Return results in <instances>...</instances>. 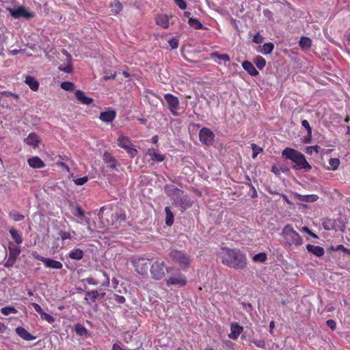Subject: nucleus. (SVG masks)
I'll return each instance as SVG.
<instances>
[{
	"mask_svg": "<svg viewBox=\"0 0 350 350\" xmlns=\"http://www.w3.org/2000/svg\"><path fill=\"white\" fill-rule=\"evenodd\" d=\"M222 263L235 269H243L247 266V258L240 250L222 248Z\"/></svg>",
	"mask_w": 350,
	"mask_h": 350,
	"instance_id": "f257e3e1",
	"label": "nucleus"
},
{
	"mask_svg": "<svg viewBox=\"0 0 350 350\" xmlns=\"http://www.w3.org/2000/svg\"><path fill=\"white\" fill-rule=\"evenodd\" d=\"M282 156L295 163L296 164V169L305 170L306 172H308L312 169L311 165L306 161L305 156L295 149L286 148L282 151Z\"/></svg>",
	"mask_w": 350,
	"mask_h": 350,
	"instance_id": "f03ea898",
	"label": "nucleus"
},
{
	"mask_svg": "<svg viewBox=\"0 0 350 350\" xmlns=\"http://www.w3.org/2000/svg\"><path fill=\"white\" fill-rule=\"evenodd\" d=\"M169 256L172 261L178 265L183 270L188 269L191 262L190 256L183 250H172L169 253Z\"/></svg>",
	"mask_w": 350,
	"mask_h": 350,
	"instance_id": "7ed1b4c3",
	"label": "nucleus"
},
{
	"mask_svg": "<svg viewBox=\"0 0 350 350\" xmlns=\"http://www.w3.org/2000/svg\"><path fill=\"white\" fill-rule=\"evenodd\" d=\"M282 236L285 243L288 245L299 247L303 245V239L290 225H286L282 230Z\"/></svg>",
	"mask_w": 350,
	"mask_h": 350,
	"instance_id": "20e7f679",
	"label": "nucleus"
},
{
	"mask_svg": "<svg viewBox=\"0 0 350 350\" xmlns=\"http://www.w3.org/2000/svg\"><path fill=\"white\" fill-rule=\"evenodd\" d=\"M174 270V267H167L165 263L162 262L156 261L150 267V273L154 280H161L165 275V272L170 273Z\"/></svg>",
	"mask_w": 350,
	"mask_h": 350,
	"instance_id": "39448f33",
	"label": "nucleus"
},
{
	"mask_svg": "<svg viewBox=\"0 0 350 350\" xmlns=\"http://www.w3.org/2000/svg\"><path fill=\"white\" fill-rule=\"evenodd\" d=\"M163 97L166 102L167 107L170 113L174 116H180V113L178 111L180 109L178 98L170 93L165 94Z\"/></svg>",
	"mask_w": 350,
	"mask_h": 350,
	"instance_id": "423d86ee",
	"label": "nucleus"
},
{
	"mask_svg": "<svg viewBox=\"0 0 350 350\" xmlns=\"http://www.w3.org/2000/svg\"><path fill=\"white\" fill-rule=\"evenodd\" d=\"M117 144L121 148L124 149L130 157L134 158L137 156L138 151L135 148L129 137L120 135L117 139Z\"/></svg>",
	"mask_w": 350,
	"mask_h": 350,
	"instance_id": "0eeeda50",
	"label": "nucleus"
},
{
	"mask_svg": "<svg viewBox=\"0 0 350 350\" xmlns=\"http://www.w3.org/2000/svg\"><path fill=\"white\" fill-rule=\"evenodd\" d=\"M168 278L166 279V285L170 286L171 285L185 286L187 283L186 277L180 271V269H176L175 273H169Z\"/></svg>",
	"mask_w": 350,
	"mask_h": 350,
	"instance_id": "6e6552de",
	"label": "nucleus"
},
{
	"mask_svg": "<svg viewBox=\"0 0 350 350\" xmlns=\"http://www.w3.org/2000/svg\"><path fill=\"white\" fill-rule=\"evenodd\" d=\"M8 256L3 263V266L7 268L12 267L15 264L21 252L19 246L12 245V244L8 246Z\"/></svg>",
	"mask_w": 350,
	"mask_h": 350,
	"instance_id": "1a4fd4ad",
	"label": "nucleus"
},
{
	"mask_svg": "<svg viewBox=\"0 0 350 350\" xmlns=\"http://www.w3.org/2000/svg\"><path fill=\"white\" fill-rule=\"evenodd\" d=\"M10 14L14 18H25L31 19L35 16L33 12H29L24 6H18L16 8H9Z\"/></svg>",
	"mask_w": 350,
	"mask_h": 350,
	"instance_id": "9d476101",
	"label": "nucleus"
},
{
	"mask_svg": "<svg viewBox=\"0 0 350 350\" xmlns=\"http://www.w3.org/2000/svg\"><path fill=\"white\" fill-rule=\"evenodd\" d=\"M199 137L202 144L209 146L213 143L215 135L211 129L204 127L200 131Z\"/></svg>",
	"mask_w": 350,
	"mask_h": 350,
	"instance_id": "9b49d317",
	"label": "nucleus"
},
{
	"mask_svg": "<svg viewBox=\"0 0 350 350\" xmlns=\"http://www.w3.org/2000/svg\"><path fill=\"white\" fill-rule=\"evenodd\" d=\"M174 202L176 206L180 208L182 211L191 207L193 204V202L191 201L190 198L187 195H185L183 191V194L179 198H176Z\"/></svg>",
	"mask_w": 350,
	"mask_h": 350,
	"instance_id": "f8f14e48",
	"label": "nucleus"
},
{
	"mask_svg": "<svg viewBox=\"0 0 350 350\" xmlns=\"http://www.w3.org/2000/svg\"><path fill=\"white\" fill-rule=\"evenodd\" d=\"M148 260L146 258H137L134 260L133 263L135 267V271L141 274H145L146 273L148 269Z\"/></svg>",
	"mask_w": 350,
	"mask_h": 350,
	"instance_id": "ddd939ff",
	"label": "nucleus"
},
{
	"mask_svg": "<svg viewBox=\"0 0 350 350\" xmlns=\"http://www.w3.org/2000/svg\"><path fill=\"white\" fill-rule=\"evenodd\" d=\"M31 306L33 307L34 310L40 315V318L42 320H44L51 324L55 322V318L49 314L46 313L38 304L32 303Z\"/></svg>",
	"mask_w": 350,
	"mask_h": 350,
	"instance_id": "4468645a",
	"label": "nucleus"
},
{
	"mask_svg": "<svg viewBox=\"0 0 350 350\" xmlns=\"http://www.w3.org/2000/svg\"><path fill=\"white\" fill-rule=\"evenodd\" d=\"M165 193L171 197L174 201L176 198H179L183 194V191L173 185H166L165 187Z\"/></svg>",
	"mask_w": 350,
	"mask_h": 350,
	"instance_id": "2eb2a0df",
	"label": "nucleus"
},
{
	"mask_svg": "<svg viewBox=\"0 0 350 350\" xmlns=\"http://www.w3.org/2000/svg\"><path fill=\"white\" fill-rule=\"evenodd\" d=\"M77 100L83 105H89L94 102V99L85 95V93L81 90H77L75 92Z\"/></svg>",
	"mask_w": 350,
	"mask_h": 350,
	"instance_id": "dca6fc26",
	"label": "nucleus"
},
{
	"mask_svg": "<svg viewBox=\"0 0 350 350\" xmlns=\"http://www.w3.org/2000/svg\"><path fill=\"white\" fill-rule=\"evenodd\" d=\"M147 154L150 156L151 160L155 162H161L165 159V156L160 152V151L154 148H148Z\"/></svg>",
	"mask_w": 350,
	"mask_h": 350,
	"instance_id": "f3484780",
	"label": "nucleus"
},
{
	"mask_svg": "<svg viewBox=\"0 0 350 350\" xmlns=\"http://www.w3.org/2000/svg\"><path fill=\"white\" fill-rule=\"evenodd\" d=\"M105 295V293H99L98 291L94 290L87 292L84 299L89 305H92L98 297H103Z\"/></svg>",
	"mask_w": 350,
	"mask_h": 350,
	"instance_id": "a211bd4d",
	"label": "nucleus"
},
{
	"mask_svg": "<svg viewBox=\"0 0 350 350\" xmlns=\"http://www.w3.org/2000/svg\"><path fill=\"white\" fill-rule=\"evenodd\" d=\"M243 330V327L239 325L237 323H232L230 325V333L228 334V337L232 340H236L238 338Z\"/></svg>",
	"mask_w": 350,
	"mask_h": 350,
	"instance_id": "6ab92c4d",
	"label": "nucleus"
},
{
	"mask_svg": "<svg viewBox=\"0 0 350 350\" xmlns=\"http://www.w3.org/2000/svg\"><path fill=\"white\" fill-rule=\"evenodd\" d=\"M116 117V112L113 110H108L100 113L99 119L105 122L109 123L114 120Z\"/></svg>",
	"mask_w": 350,
	"mask_h": 350,
	"instance_id": "aec40b11",
	"label": "nucleus"
},
{
	"mask_svg": "<svg viewBox=\"0 0 350 350\" xmlns=\"http://www.w3.org/2000/svg\"><path fill=\"white\" fill-rule=\"evenodd\" d=\"M25 142L33 148H38L40 139L38 135L35 133L29 134L27 138L25 139Z\"/></svg>",
	"mask_w": 350,
	"mask_h": 350,
	"instance_id": "412c9836",
	"label": "nucleus"
},
{
	"mask_svg": "<svg viewBox=\"0 0 350 350\" xmlns=\"http://www.w3.org/2000/svg\"><path fill=\"white\" fill-rule=\"evenodd\" d=\"M294 195L298 200L305 202H314L319 199V196L315 194L301 195L298 193H295Z\"/></svg>",
	"mask_w": 350,
	"mask_h": 350,
	"instance_id": "4be33fe9",
	"label": "nucleus"
},
{
	"mask_svg": "<svg viewBox=\"0 0 350 350\" xmlns=\"http://www.w3.org/2000/svg\"><path fill=\"white\" fill-rule=\"evenodd\" d=\"M27 163L33 168L40 169L45 166L44 162L37 156L28 159Z\"/></svg>",
	"mask_w": 350,
	"mask_h": 350,
	"instance_id": "5701e85b",
	"label": "nucleus"
},
{
	"mask_svg": "<svg viewBox=\"0 0 350 350\" xmlns=\"http://www.w3.org/2000/svg\"><path fill=\"white\" fill-rule=\"evenodd\" d=\"M25 83L29 87V88L33 91L36 92L39 89V82L36 79L35 77L28 75L25 77Z\"/></svg>",
	"mask_w": 350,
	"mask_h": 350,
	"instance_id": "b1692460",
	"label": "nucleus"
},
{
	"mask_svg": "<svg viewBox=\"0 0 350 350\" xmlns=\"http://www.w3.org/2000/svg\"><path fill=\"white\" fill-rule=\"evenodd\" d=\"M242 67L252 77H256L259 74L258 71L256 69L252 63L249 61H244L242 63Z\"/></svg>",
	"mask_w": 350,
	"mask_h": 350,
	"instance_id": "393cba45",
	"label": "nucleus"
},
{
	"mask_svg": "<svg viewBox=\"0 0 350 350\" xmlns=\"http://www.w3.org/2000/svg\"><path fill=\"white\" fill-rule=\"evenodd\" d=\"M16 332L21 338L25 340H32L36 338L35 336H32L27 329L23 327H16Z\"/></svg>",
	"mask_w": 350,
	"mask_h": 350,
	"instance_id": "a878e982",
	"label": "nucleus"
},
{
	"mask_svg": "<svg viewBox=\"0 0 350 350\" xmlns=\"http://www.w3.org/2000/svg\"><path fill=\"white\" fill-rule=\"evenodd\" d=\"M306 249L309 252L312 253L314 255L318 257H321L325 254L324 249L320 246L308 244L306 245Z\"/></svg>",
	"mask_w": 350,
	"mask_h": 350,
	"instance_id": "bb28decb",
	"label": "nucleus"
},
{
	"mask_svg": "<svg viewBox=\"0 0 350 350\" xmlns=\"http://www.w3.org/2000/svg\"><path fill=\"white\" fill-rule=\"evenodd\" d=\"M103 161L105 163H108L109 167L111 169H112V170L116 169V164H117V161L115 159V157H113L110 153H109L107 152H105L103 154Z\"/></svg>",
	"mask_w": 350,
	"mask_h": 350,
	"instance_id": "cd10ccee",
	"label": "nucleus"
},
{
	"mask_svg": "<svg viewBox=\"0 0 350 350\" xmlns=\"http://www.w3.org/2000/svg\"><path fill=\"white\" fill-rule=\"evenodd\" d=\"M44 263L46 267L48 268L61 269L63 267V265L61 262L51 258H46Z\"/></svg>",
	"mask_w": 350,
	"mask_h": 350,
	"instance_id": "c85d7f7f",
	"label": "nucleus"
},
{
	"mask_svg": "<svg viewBox=\"0 0 350 350\" xmlns=\"http://www.w3.org/2000/svg\"><path fill=\"white\" fill-rule=\"evenodd\" d=\"M156 23L161 27L167 29L169 27V18L166 14L159 15L156 18Z\"/></svg>",
	"mask_w": 350,
	"mask_h": 350,
	"instance_id": "c756f323",
	"label": "nucleus"
},
{
	"mask_svg": "<svg viewBox=\"0 0 350 350\" xmlns=\"http://www.w3.org/2000/svg\"><path fill=\"white\" fill-rule=\"evenodd\" d=\"M274 49V44L272 42H268L260 46V49L258 51L263 55H268L272 53Z\"/></svg>",
	"mask_w": 350,
	"mask_h": 350,
	"instance_id": "7c9ffc66",
	"label": "nucleus"
},
{
	"mask_svg": "<svg viewBox=\"0 0 350 350\" xmlns=\"http://www.w3.org/2000/svg\"><path fill=\"white\" fill-rule=\"evenodd\" d=\"M83 255H84V253H83V250H81V249H79V248H76V249L71 250L68 254L69 258H70L71 259L77 260L82 259L83 257Z\"/></svg>",
	"mask_w": 350,
	"mask_h": 350,
	"instance_id": "2f4dec72",
	"label": "nucleus"
},
{
	"mask_svg": "<svg viewBox=\"0 0 350 350\" xmlns=\"http://www.w3.org/2000/svg\"><path fill=\"white\" fill-rule=\"evenodd\" d=\"M9 232L12 238L17 244L19 245L23 243V239L22 237L21 234L18 231L12 228L10 229Z\"/></svg>",
	"mask_w": 350,
	"mask_h": 350,
	"instance_id": "473e14b6",
	"label": "nucleus"
},
{
	"mask_svg": "<svg viewBox=\"0 0 350 350\" xmlns=\"http://www.w3.org/2000/svg\"><path fill=\"white\" fill-rule=\"evenodd\" d=\"M299 45L304 50L310 49L312 46V40L308 37L303 36L299 40Z\"/></svg>",
	"mask_w": 350,
	"mask_h": 350,
	"instance_id": "72a5a7b5",
	"label": "nucleus"
},
{
	"mask_svg": "<svg viewBox=\"0 0 350 350\" xmlns=\"http://www.w3.org/2000/svg\"><path fill=\"white\" fill-rule=\"evenodd\" d=\"M75 330L76 334L80 336H88L89 335L88 330L80 323L75 325Z\"/></svg>",
	"mask_w": 350,
	"mask_h": 350,
	"instance_id": "f704fd0d",
	"label": "nucleus"
},
{
	"mask_svg": "<svg viewBox=\"0 0 350 350\" xmlns=\"http://www.w3.org/2000/svg\"><path fill=\"white\" fill-rule=\"evenodd\" d=\"M189 25L196 29H205L202 23L196 18H190L188 21Z\"/></svg>",
	"mask_w": 350,
	"mask_h": 350,
	"instance_id": "c9c22d12",
	"label": "nucleus"
},
{
	"mask_svg": "<svg viewBox=\"0 0 350 350\" xmlns=\"http://www.w3.org/2000/svg\"><path fill=\"white\" fill-rule=\"evenodd\" d=\"M211 57H216L218 59L219 62V64L221 63V61L224 62L225 63L229 62L230 61V58L228 54H220L218 52H213L211 54Z\"/></svg>",
	"mask_w": 350,
	"mask_h": 350,
	"instance_id": "e433bc0d",
	"label": "nucleus"
},
{
	"mask_svg": "<svg viewBox=\"0 0 350 350\" xmlns=\"http://www.w3.org/2000/svg\"><path fill=\"white\" fill-rule=\"evenodd\" d=\"M254 62L256 64V66H257V68L258 69H260V70L263 69L265 68V66H266V60H265V59L263 58L260 55L256 56L254 59Z\"/></svg>",
	"mask_w": 350,
	"mask_h": 350,
	"instance_id": "4c0bfd02",
	"label": "nucleus"
},
{
	"mask_svg": "<svg viewBox=\"0 0 350 350\" xmlns=\"http://www.w3.org/2000/svg\"><path fill=\"white\" fill-rule=\"evenodd\" d=\"M111 12L116 14H119L122 10V4L120 1H115L111 5Z\"/></svg>",
	"mask_w": 350,
	"mask_h": 350,
	"instance_id": "58836bf2",
	"label": "nucleus"
},
{
	"mask_svg": "<svg viewBox=\"0 0 350 350\" xmlns=\"http://www.w3.org/2000/svg\"><path fill=\"white\" fill-rule=\"evenodd\" d=\"M267 258V254L265 252H260L255 254L252 258L253 260L256 262H264L266 261Z\"/></svg>",
	"mask_w": 350,
	"mask_h": 350,
	"instance_id": "ea45409f",
	"label": "nucleus"
},
{
	"mask_svg": "<svg viewBox=\"0 0 350 350\" xmlns=\"http://www.w3.org/2000/svg\"><path fill=\"white\" fill-rule=\"evenodd\" d=\"M1 312L3 315L8 316L10 314H16L18 310L14 307L5 306L1 308Z\"/></svg>",
	"mask_w": 350,
	"mask_h": 350,
	"instance_id": "a19ab883",
	"label": "nucleus"
},
{
	"mask_svg": "<svg viewBox=\"0 0 350 350\" xmlns=\"http://www.w3.org/2000/svg\"><path fill=\"white\" fill-rule=\"evenodd\" d=\"M340 161L338 158H332L329 160V170H336L339 167Z\"/></svg>",
	"mask_w": 350,
	"mask_h": 350,
	"instance_id": "79ce46f5",
	"label": "nucleus"
},
{
	"mask_svg": "<svg viewBox=\"0 0 350 350\" xmlns=\"http://www.w3.org/2000/svg\"><path fill=\"white\" fill-rule=\"evenodd\" d=\"M75 234V232L72 231V232H66L64 230H60L59 232V235L60 236L62 240L64 241L66 239H70Z\"/></svg>",
	"mask_w": 350,
	"mask_h": 350,
	"instance_id": "37998d69",
	"label": "nucleus"
},
{
	"mask_svg": "<svg viewBox=\"0 0 350 350\" xmlns=\"http://www.w3.org/2000/svg\"><path fill=\"white\" fill-rule=\"evenodd\" d=\"M60 87L66 91H72L75 90V84L70 81H64L61 83Z\"/></svg>",
	"mask_w": 350,
	"mask_h": 350,
	"instance_id": "c03bdc74",
	"label": "nucleus"
},
{
	"mask_svg": "<svg viewBox=\"0 0 350 350\" xmlns=\"http://www.w3.org/2000/svg\"><path fill=\"white\" fill-rule=\"evenodd\" d=\"M252 150H253V155L252 157L255 158L257 157V155L262 151V148L259 147L255 144H252L251 145Z\"/></svg>",
	"mask_w": 350,
	"mask_h": 350,
	"instance_id": "a18cd8bd",
	"label": "nucleus"
},
{
	"mask_svg": "<svg viewBox=\"0 0 350 350\" xmlns=\"http://www.w3.org/2000/svg\"><path fill=\"white\" fill-rule=\"evenodd\" d=\"M320 150H321V147L318 145H315V146L307 147L306 152L309 154H312L313 151L316 152L317 153H319Z\"/></svg>",
	"mask_w": 350,
	"mask_h": 350,
	"instance_id": "49530a36",
	"label": "nucleus"
},
{
	"mask_svg": "<svg viewBox=\"0 0 350 350\" xmlns=\"http://www.w3.org/2000/svg\"><path fill=\"white\" fill-rule=\"evenodd\" d=\"M88 180V176H83L81 178H76L75 180H74V182H75V185H83L85 183H87Z\"/></svg>",
	"mask_w": 350,
	"mask_h": 350,
	"instance_id": "de8ad7c7",
	"label": "nucleus"
},
{
	"mask_svg": "<svg viewBox=\"0 0 350 350\" xmlns=\"http://www.w3.org/2000/svg\"><path fill=\"white\" fill-rule=\"evenodd\" d=\"M264 38L259 33H257L253 37L252 41L256 44H261L263 42Z\"/></svg>",
	"mask_w": 350,
	"mask_h": 350,
	"instance_id": "09e8293b",
	"label": "nucleus"
},
{
	"mask_svg": "<svg viewBox=\"0 0 350 350\" xmlns=\"http://www.w3.org/2000/svg\"><path fill=\"white\" fill-rule=\"evenodd\" d=\"M174 3L181 10H185L187 8V3L184 0H174Z\"/></svg>",
	"mask_w": 350,
	"mask_h": 350,
	"instance_id": "8fccbe9b",
	"label": "nucleus"
},
{
	"mask_svg": "<svg viewBox=\"0 0 350 350\" xmlns=\"http://www.w3.org/2000/svg\"><path fill=\"white\" fill-rule=\"evenodd\" d=\"M83 282H86L89 284L96 286L99 284L98 281L92 277H89L83 280Z\"/></svg>",
	"mask_w": 350,
	"mask_h": 350,
	"instance_id": "3c124183",
	"label": "nucleus"
},
{
	"mask_svg": "<svg viewBox=\"0 0 350 350\" xmlns=\"http://www.w3.org/2000/svg\"><path fill=\"white\" fill-rule=\"evenodd\" d=\"M252 342L259 348H265V342L263 340H252Z\"/></svg>",
	"mask_w": 350,
	"mask_h": 350,
	"instance_id": "603ef678",
	"label": "nucleus"
},
{
	"mask_svg": "<svg viewBox=\"0 0 350 350\" xmlns=\"http://www.w3.org/2000/svg\"><path fill=\"white\" fill-rule=\"evenodd\" d=\"M169 44L172 49H177L178 46V40L176 38H172L169 40Z\"/></svg>",
	"mask_w": 350,
	"mask_h": 350,
	"instance_id": "864d4df0",
	"label": "nucleus"
},
{
	"mask_svg": "<svg viewBox=\"0 0 350 350\" xmlns=\"http://www.w3.org/2000/svg\"><path fill=\"white\" fill-rule=\"evenodd\" d=\"M301 125L307 130V133L312 132V128L310 125V123L308 120H304L301 121Z\"/></svg>",
	"mask_w": 350,
	"mask_h": 350,
	"instance_id": "5fc2aeb1",
	"label": "nucleus"
},
{
	"mask_svg": "<svg viewBox=\"0 0 350 350\" xmlns=\"http://www.w3.org/2000/svg\"><path fill=\"white\" fill-rule=\"evenodd\" d=\"M103 275L105 278V280L102 283L101 286L104 287H108L110 284L109 278L105 271L103 272Z\"/></svg>",
	"mask_w": 350,
	"mask_h": 350,
	"instance_id": "6e6d98bb",
	"label": "nucleus"
},
{
	"mask_svg": "<svg viewBox=\"0 0 350 350\" xmlns=\"http://www.w3.org/2000/svg\"><path fill=\"white\" fill-rule=\"evenodd\" d=\"M114 299H115L116 301L118 304H123L126 301L125 297L124 296L120 295H115Z\"/></svg>",
	"mask_w": 350,
	"mask_h": 350,
	"instance_id": "4d7b16f0",
	"label": "nucleus"
},
{
	"mask_svg": "<svg viewBox=\"0 0 350 350\" xmlns=\"http://www.w3.org/2000/svg\"><path fill=\"white\" fill-rule=\"evenodd\" d=\"M326 324L332 330H334L336 327V323L334 320L329 319L327 321Z\"/></svg>",
	"mask_w": 350,
	"mask_h": 350,
	"instance_id": "13d9d810",
	"label": "nucleus"
},
{
	"mask_svg": "<svg viewBox=\"0 0 350 350\" xmlns=\"http://www.w3.org/2000/svg\"><path fill=\"white\" fill-rule=\"evenodd\" d=\"M59 69L62 71L66 72V73H71L72 72V67L71 65H68L64 68L62 66H59Z\"/></svg>",
	"mask_w": 350,
	"mask_h": 350,
	"instance_id": "bf43d9fd",
	"label": "nucleus"
},
{
	"mask_svg": "<svg viewBox=\"0 0 350 350\" xmlns=\"http://www.w3.org/2000/svg\"><path fill=\"white\" fill-rule=\"evenodd\" d=\"M165 211L166 213L165 219H174V215H173L172 212L171 211L170 207L166 206L165 208Z\"/></svg>",
	"mask_w": 350,
	"mask_h": 350,
	"instance_id": "052dcab7",
	"label": "nucleus"
},
{
	"mask_svg": "<svg viewBox=\"0 0 350 350\" xmlns=\"http://www.w3.org/2000/svg\"><path fill=\"white\" fill-rule=\"evenodd\" d=\"M301 231L307 232L308 234H309L310 236H312L314 238H317V235L315 234L314 233H313L312 232H311L310 230L306 226L302 227L301 229Z\"/></svg>",
	"mask_w": 350,
	"mask_h": 350,
	"instance_id": "680f3d73",
	"label": "nucleus"
},
{
	"mask_svg": "<svg viewBox=\"0 0 350 350\" xmlns=\"http://www.w3.org/2000/svg\"><path fill=\"white\" fill-rule=\"evenodd\" d=\"M32 256L34 258H36V260H40L43 262H44V260H46V258H44V257H42L39 254H38L37 252H34L32 253Z\"/></svg>",
	"mask_w": 350,
	"mask_h": 350,
	"instance_id": "e2e57ef3",
	"label": "nucleus"
},
{
	"mask_svg": "<svg viewBox=\"0 0 350 350\" xmlns=\"http://www.w3.org/2000/svg\"><path fill=\"white\" fill-rule=\"evenodd\" d=\"M4 95H5L6 96H11L15 99H18L19 98L18 95L15 94V93H12L11 92H9V91H5L3 92V93Z\"/></svg>",
	"mask_w": 350,
	"mask_h": 350,
	"instance_id": "0e129e2a",
	"label": "nucleus"
},
{
	"mask_svg": "<svg viewBox=\"0 0 350 350\" xmlns=\"http://www.w3.org/2000/svg\"><path fill=\"white\" fill-rule=\"evenodd\" d=\"M312 141V132L307 133V135L304 137V142L306 144L310 143Z\"/></svg>",
	"mask_w": 350,
	"mask_h": 350,
	"instance_id": "69168bd1",
	"label": "nucleus"
},
{
	"mask_svg": "<svg viewBox=\"0 0 350 350\" xmlns=\"http://www.w3.org/2000/svg\"><path fill=\"white\" fill-rule=\"evenodd\" d=\"M282 198V199L288 204H291L292 202L288 200V198L287 197V196L283 194V193H278Z\"/></svg>",
	"mask_w": 350,
	"mask_h": 350,
	"instance_id": "338daca9",
	"label": "nucleus"
},
{
	"mask_svg": "<svg viewBox=\"0 0 350 350\" xmlns=\"http://www.w3.org/2000/svg\"><path fill=\"white\" fill-rule=\"evenodd\" d=\"M77 213H78V216H79V217H83L84 216V212H83V211L82 210V208L81 207H77Z\"/></svg>",
	"mask_w": 350,
	"mask_h": 350,
	"instance_id": "774afa93",
	"label": "nucleus"
}]
</instances>
